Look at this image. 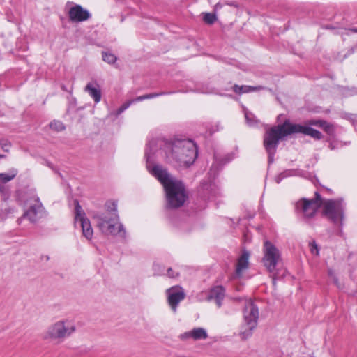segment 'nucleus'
I'll use <instances>...</instances> for the list:
<instances>
[{
    "mask_svg": "<svg viewBox=\"0 0 357 357\" xmlns=\"http://www.w3.org/2000/svg\"><path fill=\"white\" fill-rule=\"evenodd\" d=\"M102 59L104 61L107 62L109 64L114 63L117 59L116 56L109 52H102Z\"/></svg>",
    "mask_w": 357,
    "mask_h": 357,
    "instance_id": "4be33fe9",
    "label": "nucleus"
},
{
    "mask_svg": "<svg viewBox=\"0 0 357 357\" xmlns=\"http://www.w3.org/2000/svg\"><path fill=\"white\" fill-rule=\"evenodd\" d=\"M225 297V289L221 286H216L211 289L207 300H214L218 307L221 306V301Z\"/></svg>",
    "mask_w": 357,
    "mask_h": 357,
    "instance_id": "dca6fc26",
    "label": "nucleus"
},
{
    "mask_svg": "<svg viewBox=\"0 0 357 357\" xmlns=\"http://www.w3.org/2000/svg\"><path fill=\"white\" fill-rule=\"evenodd\" d=\"M204 20L206 23L212 24L216 20V16L212 13H205L204 15Z\"/></svg>",
    "mask_w": 357,
    "mask_h": 357,
    "instance_id": "5701e85b",
    "label": "nucleus"
},
{
    "mask_svg": "<svg viewBox=\"0 0 357 357\" xmlns=\"http://www.w3.org/2000/svg\"><path fill=\"white\" fill-rule=\"evenodd\" d=\"M167 275L171 278H174L178 275V273L175 272L172 268L167 269Z\"/></svg>",
    "mask_w": 357,
    "mask_h": 357,
    "instance_id": "c85d7f7f",
    "label": "nucleus"
},
{
    "mask_svg": "<svg viewBox=\"0 0 357 357\" xmlns=\"http://www.w3.org/2000/svg\"><path fill=\"white\" fill-rule=\"evenodd\" d=\"M93 218L96 222V227L102 234L113 236L119 235L121 237L126 236V231L119 222L115 206L112 209L96 213Z\"/></svg>",
    "mask_w": 357,
    "mask_h": 357,
    "instance_id": "20e7f679",
    "label": "nucleus"
},
{
    "mask_svg": "<svg viewBox=\"0 0 357 357\" xmlns=\"http://www.w3.org/2000/svg\"><path fill=\"white\" fill-rule=\"evenodd\" d=\"M315 199H302L296 204V209L298 213L302 214L305 218L312 217L318 208L322 205L323 201L319 193H315Z\"/></svg>",
    "mask_w": 357,
    "mask_h": 357,
    "instance_id": "1a4fd4ad",
    "label": "nucleus"
},
{
    "mask_svg": "<svg viewBox=\"0 0 357 357\" xmlns=\"http://www.w3.org/2000/svg\"><path fill=\"white\" fill-rule=\"evenodd\" d=\"M144 100H145L144 95L138 96L137 98H136L135 99H133L132 100H135V102L137 101H142Z\"/></svg>",
    "mask_w": 357,
    "mask_h": 357,
    "instance_id": "7c9ffc66",
    "label": "nucleus"
},
{
    "mask_svg": "<svg viewBox=\"0 0 357 357\" xmlns=\"http://www.w3.org/2000/svg\"><path fill=\"white\" fill-rule=\"evenodd\" d=\"M68 15L70 20L74 22L86 21L91 17L89 12L80 5L71 7L68 11Z\"/></svg>",
    "mask_w": 357,
    "mask_h": 357,
    "instance_id": "ddd939ff",
    "label": "nucleus"
},
{
    "mask_svg": "<svg viewBox=\"0 0 357 357\" xmlns=\"http://www.w3.org/2000/svg\"><path fill=\"white\" fill-rule=\"evenodd\" d=\"M178 337L183 341H186L190 339L197 341L206 340L208 337V333L203 328H195L191 331L181 334Z\"/></svg>",
    "mask_w": 357,
    "mask_h": 357,
    "instance_id": "4468645a",
    "label": "nucleus"
},
{
    "mask_svg": "<svg viewBox=\"0 0 357 357\" xmlns=\"http://www.w3.org/2000/svg\"><path fill=\"white\" fill-rule=\"evenodd\" d=\"M164 94H166V93H165V92L152 93L144 95V98H145V100L151 99V98L158 97L159 96L164 95Z\"/></svg>",
    "mask_w": 357,
    "mask_h": 357,
    "instance_id": "cd10ccee",
    "label": "nucleus"
},
{
    "mask_svg": "<svg viewBox=\"0 0 357 357\" xmlns=\"http://www.w3.org/2000/svg\"><path fill=\"white\" fill-rule=\"evenodd\" d=\"M162 148L158 154L164 155L168 162L178 168H187L197 157L195 144L190 139H176L171 142H160Z\"/></svg>",
    "mask_w": 357,
    "mask_h": 357,
    "instance_id": "7ed1b4c3",
    "label": "nucleus"
},
{
    "mask_svg": "<svg viewBox=\"0 0 357 357\" xmlns=\"http://www.w3.org/2000/svg\"><path fill=\"white\" fill-rule=\"evenodd\" d=\"M320 126L323 127L325 130L329 134H332L333 132V127L332 125L327 123L326 122H320Z\"/></svg>",
    "mask_w": 357,
    "mask_h": 357,
    "instance_id": "393cba45",
    "label": "nucleus"
},
{
    "mask_svg": "<svg viewBox=\"0 0 357 357\" xmlns=\"http://www.w3.org/2000/svg\"><path fill=\"white\" fill-rule=\"evenodd\" d=\"M280 252L278 249L271 242L266 241L264 245L263 263L268 272L271 274L273 284L275 285L277 279L284 275L285 270H280L275 272L276 266L280 261Z\"/></svg>",
    "mask_w": 357,
    "mask_h": 357,
    "instance_id": "423d86ee",
    "label": "nucleus"
},
{
    "mask_svg": "<svg viewBox=\"0 0 357 357\" xmlns=\"http://www.w3.org/2000/svg\"><path fill=\"white\" fill-rule=\"evenodd\" d=\"M18 171L15 168L9 169L7 173H0V182L6 183L7 182L13 180L17 174Z\"/></svg>",
    "mask_w": 357,
    "mask_h": 357,
    "instance_id": "6ab92c4d",
    "label": "nucleus"
},
{
    "mask_svg": "<svg viewBox=\"0 0 357 357\" xmlns=\"http://www.w3.org/2000/svg\"><path fill=\"white\" fill-rule=\"evenodd\" d=\"M250 253L247 250H243L241 255L238 259L236 268V275L238 277L242 275L243 272L248 268L249 264Z\"/></svg>",
    "mask_w": 357,
    "mask_h": 357,
    "instance_id": "2eb2a0df",
    "label": "nucleus"
},
{
    "mask_svg": "<svg viewBox=\"0 0 357 357\" xmlns=\"http://www.w3.org/2000/svg\"><path fill=\"white\" fill-rule=\"evenodd\" d=\"M26 204L28 206V208L24 212L20 220L22 218H26L31 222H36L43 215L44 208L42 204L40 202L39 198L37 196L33 195L29 200H27Z\"/></svg>",
    "mask_w": 357,
    "mask_h": 357,
    "instance_id": "9b49d317",
    "label": "nucleus"
},
{
    "mask_svg": "<svg viewBox=\"0 0 357 357\" xmlns=\"http://www.w3.org/2000/svg\"><path fill=\"white\" fill-rule=\"evenodd\" d=\"M328 275L331 278V279L333 280V282L335 283V284L337 285V279L336 278L335 273L332 270H329Z\"/></svg>",
    "mask_w": 357,
    "mask_h": 357,
    "instance_id": "c756f323",
    "label": "nucleus"
},
{
    "mask_svg": "<svg viewBox=\"0 0 357 357\" xmlns=\"http://www.w3.org/2000/svg\"><path fill=\"white\" fill-rule=\"evenodd\" d=\"M166 294L169 305L172 311L176 312L178 305L185 297L183 289L179 286H174L167 289Z\"/></svg>",
    "mask_w": 357,
    "mask_h": 357,
    "instance_id": "f8f14e48",
    "label": "nucleus"
},
{
    "mask_svg": "<svg viewBox=\"0 0 357 357\" xmlns=\"http://www.w3.org/2000/svg\"><path fill=\"white\" fill-rule=\"evenodd\" d=\"M0 193L2 195V196L6 199V197L8 196V189L4 185V183L0 182Z\"/></svg>",
    "mask_w": 357,
    "mask_h": 357,
    "instance_id": "bb28decb",
    "label": "nucleus"
},
{
    "mask_svg": "<svg viewBox=\"0 0 357 357\" xmlns=\"http://www.w3.org/2000/svg\"><path fill=\"white\" fill-rule=\"evenodd\" d=\"M243 323L241 326V336L243 340L249 338L257 326L259 319L258 307L251 300L245 303L243 309Z\"/></svg>",
    "mask_w": 357,
    "mask_h": 357,
    "instance_id": "0eeeda50",
    "label": "nucleus"
},
{
    "mask_svg": "<svg viewBox=\"0 0 357 357\" xmlns=\"http://www.w3.org/2000/svg\"><path fill=\"white\" fill-rule=\"evenodd\" d=\"M244 114H245V118L246 119V122L249 126H253L257 123L258 121L257 119H255V117L252 113H251L247 110H245Z\"/></svg>",
    "mask_w": 357,
    "mask_h": 357,
    "instance_id": "aec40b11",
    "label": "nucleus"
},
{
    "mask_svg": "<svg viewBox=\"0 0 357 357\" xmlns=\"http://www.w3.org/2000/svg\"><path fill=\"white\" fill-rule=\"evenodd\" d=\"M3 155H0V158H3Z\"/></svg>",
    "mask_w": 357,
    "mask_h": 357,
    "instance_id": "72a5a7b5",
    "label": "nucleus"
},
{
    "mask_svg": "<svg viewBox=\"0 0 357 357\" xmlns=\"http://www.w3.org/2000/svg\"><path fill=\"white\" fill-rule=\"evenodd\" d=\"M135 102V100H128L126 102H124L117 110H116V115H119L123 112H124L126 109H127L132 103Z\"/></svg>",
    "mask_w": 357,
    "mask_h": 357,
    "instance_id": "b1692460",
    "label": "nucleus"
},
{
    "mask_svg": "<svg viewBox=\"0 0 357 357\" xmlns=\"http://www.w3.org/2000/svg\"><path fill=\"white\" fill-rule=\"evenodd\" d=\"M324 215L334 223L342 224L344 218V205L342 199L323 201Z\"/></svg>",
    "mask_w": 357,
    "mask_h": 357,
    "instance_id": "6e6552de",
    "label": "nucleus"
},
{
    "mask_svg": "<svg viewBox=\"0 0 357 357\" xmlns=\"http://www.w3.org/2000/svg\"><path fill=\"white\" fill-rule=\"evenodd\" d=\"M156 144L155 141L150 142L146 150L147 169L163 185L169 206L180 207L187 198L184 185L181 181L172 178L166 169L159 165L153 164L151 151L155 149Z\"/></svg>",
    "mask_w": 357,
    "mask_h": 357,
    "instance_id": "f257e3e1",
    "label": "nucleus"
},
{
    "mask_svg": "<svg viewBox=\"0 0 357 357\" xmlns=\"http://www.w3.org/2000/svg\"><path fill=\"white\" fill-rule=\"evenodd\" d=\"M76 331L75 325L68 319H61L50 325L43 333V340L48 342H62Z\"/></svg>",
    "mask_w": 357,
    "mask_h": 357,
    "instance_id": "39448f33",
    "label": "nucleus"
},
{
    "mask_svg": "<svg viewBox=\"0 0 357 357\" xmlns=\"http://www.w3.org/2000/svg\"><path fill=\"white\" fill-rule=\"evenodd\" d=\"M310 123H311V124H317V123H318V122L311 121V122H310Z\"/></svg>",
    "mask_w": 357,
    "mask_h": 357,
    "instance_id": "473e14b6",
    "label": "nucleus"
},
{
    "mask_svg": "<svg viewBox=\"0 0 357 357\" xmlns=\"http://www.w3.org/2000/svg\"><path fill=\"white\" fill-rule=\"evenodd\" d=\"M75 204V218L74 223L77 226L79 225L82 228L83 236L88 240H91L93 236V229L91 227L90 220L86 216V214L77 200Z\"/></svg>",
    "mask_w": 357,
    "mask_h": 357,
    "instance_id": "9d476101",
    "label": "nucleus"
},
{
    "mask_svg": "<svg viewBox=\"0 0 357 357\" xmlns=\"http://www.w3.org/2000/svg\"><path fill=\"white\" fill-rule=\"evenodd\" d=\"M296 133L309 135L316 139H321L322 136L319 131L310 126L292 123L289 120H285L282 124L268 129L264 135V146L268 153L269 162L273 160V155L280 140Z\"/></svg>",
    "mask_w": 357,
    "mask_h": 357,
    "instance_id": "f03ea898",
    "label": "nucleus"
},
{
    "mask_svg": "<svg viewBox=\"0 0 357 357\" xmlns=\"http://www.w3.org/2000/svg\"><path fill=\"white\" fill-rule=\"evenodd\" d=\"M2 144V148L8 151V148L10 147V144H7V143H5V144Z\"/></svg>",
    "mask_w": 357,
    "mask_h": 357,
    "instance_id": "2f4dec72",
    "label": "nucleus"
},
{
    "mask_svg": "<svg viewBox=\"0 0 357 357\" xmlns=\"http://www.w3.org/2000/svg\"><path fill=\"white\" fill-rule=\"evenodd\" d=\"M310 246L311 252L317 255L319 254V249L316 243L314 241L310 243Z\"/></svg>",
    "mask_w": 357,
    "mask_h": 357,
    "instance_id": "a878e982",
    "label": "nucleus"
},
{
    "mask_svg": "<svg viewBox=\"0 0 357 357\" xmlns=\"http://www.w3.org/2000/svg\"><path fill=\"white\" fill-rule=\"evenodd\" d=\"M50 128L56 132H60L65 129L63 123L61 121L56 120H54L50 123Z\"/></svg>",
    "mask_w": 357,
    "mask_h": 357,
    "instance_id": "412c9836",
    "label": "nucleus"
},
{
    "mask_svg": "<svg viewBox=\"0 0 357 357\" xmlns=\"http://www.w3.org/2000/svg\"><path fill=\"white\" fill-rule=\"evenodd\" d=\"M85 91L93 99L95 102L98 103L101 100V91L99 89L94 86L93 84L89 83L85 87Z\"/></svg>",
    "mask_w": 357,
    "mask_h": 357,
    "instance_id": "a211bd4d",
    "label": "nucleus"
},
{
    "mask_svg": "<svg viewBox=\"0 0 357 357\" xmlns=\"http://www.w3.org/2000/svg\"><path fill=\"white\" fill-rule=\"evenodd\" d=\"M265 89V87L262 86H247V85H243V86H238L237 84H235L233 86V91L239 95H241L243 93H248L252 92L258 91L260 90Z\"/></svg>",
    "mask_w": 357,
    "mask_h": 357,
    "instance_id": "f3484780",
    "label": "nucleus"
}]
</instances>
